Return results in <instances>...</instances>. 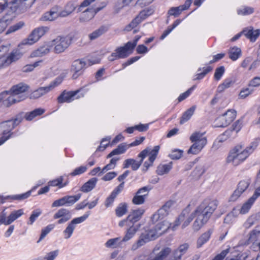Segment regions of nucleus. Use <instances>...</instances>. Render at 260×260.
Instances as JSON below:
<instances>
[{"mask_svg": "<svg viewBox=\"0 0 260 260\" xmlns=\"http://www.w3.org/2000/svg\"><path fill=\"white\" fill-rule=\"evenodd\" d=\"M172 168V162L167 164H160L156 169V173L159 175H163L168 173Z\"/></svg>", "mask_w": 260, "mask_h": 260, "instance_id": "obj_40", "label": "nucleus"}, {"mask_svg": "<svg viewBox=\"0 0 260 260\" xmlns=\"http://www.w3.org/2000/svg\"><path fill=\"white\" fill-rule=\"evenodd\" d=\"M128 149V146H127V144L124 143H121L108 154L107 156V158H110L114 155L123 154Z\"/></svg>", "mask_w": 260, "mask_h": 260, "instance_id": "obj_35", "label": "nucleus"}, {"mask_svg": "<svg viewBox=\"0 0 260 260\" xmlns=\"http://www.w3.org/2000/svg\"><path fill=\"white\" fill-rule=\"evenodd\" d=\"M190 140L193 144L188 149V154H197L207 144V139L204 137L203 134L199 132L193 133L190 137Z\"/></svg>", "mask_w": 260, "mask_h": 260, "instance_id": "obj_7", "label": "nucleus"}, {"mask_svg": "<svg viewBox=\"0 0 260 260\" xmlns=\"http://www.w3.org/2000/svg\"><path fill=\"white\" fill-rule=\"evenodd\" d=\"M224 72L225 69L223 66H220L216 68L214 75V79L217 81H219L224 74Z\"/></svg>", "mask_w": 260, "mask_h": 260, "instance_id": "obj_56", "label": "nucleus"}, {"mask_svg": "<svg viewBox=\"0 0 260 260\" xmlns=\"http://www.w3.org/2000/svg\"><path fill=\"white\" fill-rule=\"evenodd\" d=\"M259 141L257 139L252 142L245 149H243L241 145L236 146L230 152L227 157V161L237 166L244 161L257 147Z\"/></svg>", "mask_w": 260, "mask_h": 260, "instance_id": "obj_5", "label": "nucleus"}, {"mask_svg": "<svg viewBox=\"0 0 260 260\" xmlns=\"http://www.w3.org/2000/svg\"><path fill=\"white\" fill-rule=\"evenodd\" d=\"M49 30V28L46 26H41L34 29L29 34L27 38L23 40L22 44L23 45H32L37 42L41 37Z\"/></svg>", "mask_w": 260, "mask_h": 260, "instance_id": "obj_16", "label": "nucleus"}, {"mask_svg": "<svg viewBox=\"0 0 260 260\" xmlns=\"http://www.w3.org/2000/svg\"><path fill=\"white\" fill-rule=\"evenodd\" d=\"M260 86V77H255L250 80L248 84L249 87H257Z\"/></svg>", "mask_w": 260, "mask_h": 260, "instance_id": "obj_63", "label": "nucleus"}, {"mask_svg": "<svg viewBox=\"0 0 260 260\" xmlns=\"http://www.w3.org/2000/svg\"><path fill=\"white\" fill-rule=\"evenodd\" d=\"M81 194L79 193L75 196H64L66 204L67 206H71L77 202L81 198Z\"/></svg>", "mask_w": 260, "mask_h": 260, "instance_id": "obj_49", "label": "nucleus"}, {"mask_svg": "<svg viewBox=\"0 0 260 260\" xmlns=\"http://www.w3.org/2000/svg\"><path fill=\"white\" fill-rule=\"evenodd\" d=\"M140 36H136L132 41H128L123 46L117 47L109 56L108 59L113 61L120 58H125L132 53Z\"/></svg>", "mask_w": 260, "mask_h": 260, "instance_id": "obj_6", "label": "nucleus"}, {"mask_svg": "<svg viewBox=\"0 0 260 260\" xmlns=\"http://www.w3.org/2000/svg\"><path fill=\"white\" fill-rule=\"evenodd\" d=\"M230 247L223 250L221 252L217 254L212 260H223L228 254L230 252Z\"/></svg>", "mask_w": 260, "mask_h": 260, "instance_id": "obj_60", "label": "nucleus"}, {"mask_svg": "<svg viewBox=\"0 0 260 260\" xmlns=\"http://www.w3.org/2000/svg\"><path fill=\"white\" fill-rule=\"evenodd\" d=\"M181 21L182 20L179 19H177L173 22L172 25L169 26L160 37V40H164L176 26H177L181 23Z\"/></svg>", "mask_w": 260, "mask_h": 260, "instance_id": "obj_48", "label": "nucleus"}, {"mask_svg": "<svg viewBox=\"0 0 260 260\" xmlns=\"http://www.w3.org/2000/svg\"><path fill=\"white\" fill-rule=\"evenodd\" d=\"M72 217L71 212L67 209L60 208L53 215L54 219H58L57 223L60 224L69 221Z\"/></svg>", "mask_w": 260, "mask_h": 260, "instance_id": "obj_27", "label": "nucleus"}, {"mask_svg": "<svg viewBox=\"0 0 260 260\" xmlns=\"http://www.w3.org/2000/svg\"><path fill=\"white\" fill-rule=\"evenodd\" d=\"M120 237L109 239L105 243V246L107 248H115L120 246L122 244Z\"/></svg>", "mask_w": 260, "mask_h": 260, "instance_id": "obj_46", "label": "nucleus"}, {"mask_svg": "<svg viewBox=\"0 0 260 260\" xmlns=\"http://www.w3.org/2000/svg\"><path fill=\"white\" fill-rule=\"evenodd\" d=\"M14 125H10L8 120L0 123V146L4 144L13 135Z\"/></svg>", "mask_w": 260, "mask_h": 260, "instance_id": "obj_19", "label": "nucleus"}, {"mask_svg": "<svg viewBox=\"0 0 260 260\" xmlns=\"http://www.w3.org/2000/svg\"><path fill=\"white\" fill-rule=\"evenodd\" d=\"M29 89V86L21 82L12 86L9 90L2 92L4 99L9 95L4 101V105L7 107L25 100L27 96L26 92Z\"/></svg>", "mask_w": 260, "mask_h": 260, "instance_id": "obj_3", "label": "nucleus"}, {"mask_svg": "<svg viewBox=\"0 0 260 260\" xmlns=\"http://www.w3.org/2000/svg\"><path fill=\"white\" fill-rule=\"evenodd\" d=\"M24 25V22L23 21H19L17 23L10 26L6 32V34H9L10 33L15 32L20 29H21Z\"/></svg>", "mask_w": 260, "mask_h": 260, "instance_id": "obj_54", "label": "nucleus"}, {"mask_svg": "<svg viewBox=\"0 0 260 260\" xmlns=\"http://www.w3.org/2000/svg\"><path fill=\"white\" fill-rule=\"evenodd\" d=\"M20 46V45H19L17 48L13 49L7 57H0V69L9 66L22 58L23 52Z\"/></svg>", "mask_w": 260, "mask_h": 260, "instance_id": "obj_9", "label": "nucleus"}, {"mask_svg": "<svg viewBox=\"0 0 260 260\" xmlns=\"http://www.w3.org/2000/svg\"><path fill=\"white\" fill-rule=\"evenodd\" d=\"M36 0H13L9 3L13 12L24 13L29 9Z\"/></svg>", "mask_w": 260, "mask_h": 260, "instance_id": "obj_13", "label": "nucleus"}, {"mask_svg": "<svg viewBox=\"0 0 260 260\" xmlns=\"http://www.w3.org/2000/svg\"><path fill=\"white\" fill-rule=\"evenodd\" d=\"M196 86L194 85L189 88L185 92L180 94L177 98L178 103H180L188 98L192 93L193 90L196 88Z\"/></svg>", "mask_w": 260, "mask_h": 260, "instance_id": "obj_53", "label": "nucleus"}, {"mask_svg": "<svg viewBox=\"0 0 260 260\" xmlns=\"http://www.w3.org/2000/svg\"><path fill=\"white\" fill-rule=\"evenodd\" d=\"M153 13L154 10L152 8H147L143 10L128 25L125 26L124 30L127 31H131L133 29L136 28L143 21L152 15Z\"/></svg>", "mask_w": 260, "mask_h": 260, "instance_id": "obj_12", "label": "nucleus"}, {"mask_svg": "<svg viewBox=\"0 0 260 260\" xmlns=\"http://www.w3.org/2000/svg\"><path fill=\"white\" fill-rule=\"evenodd\" d=\"M127 211L128 205L125 202L119 204L115 210L116 216L118 217H121L126 214Z\"/></svg>", "mask_w": 260, "mask_h": 260, "instance_id": "obj_39", "label": "nucleus"}, {"mask_svg": "<svg viewBox=\"0 0 260 260\" xmlns=\"http://www.w3.org/2000/svg\"><path fill=\"white\" fill-rule=\"evenodd\" d=\"M72 41L73 38L70 36H57L51 41L54 52L56 54L63 52L71 45Z\"/></svg>", "mask_w": 260, "mask_h": 260, "instance_id": "obj_8", "label": "nucleus"}, {"mask_svg": "<svg viewBox=\"0 0 260 260\" xmlns=\"http://www.w3.org/2000/svg\"><path fill=\"white\" fill-rule=\"evenodd\" d=\"M188 248L189 245L187 243L180 245L177 249L173 251L172 255L169 260L180 259L182 256L186 252Z\"/></svg>", "mask_w": 260, "mask_h": 260, "instance_id": "obj_31", "label": "nucleus"}, {"mask_svg": "<svg viewBox=\"0 0 260 260\" xmlns=\"http://www.w3.org/2000/svg\"><path fill=\"white\" fill-rule=\"evenodd\" d=\"M129 228L127 230L125 235L121 240V242H126L132 239L138 230V227L133 225H129Z\"/></svg>", "mask_w": 260, "mask_h": 260, "instance_id": "obj_41", "label": "nucleus"}, {"mask_svg": "<svg viewBox=\"0 0 260 260\" xmlns=\"http://www.w3.org/2000/svg\"><path fill=\"white\" fill-rule=\"evenodd\" d=\"M213 231V229H209L200 235L197 240V247L198 248L202 247L203 245L209 241Z\"/></svg>", "mask_w": 260, "mask_h": 260, "instance_id": "obj_32", "label": "nucleus"}, {"mask_svg": "<svg viewBox=\"0 0 260 260\" xmlns=\"http://www.w3.org/2000/svg\"><path fill=\"white\" fill-rule=\"evenodd\" d=\"M174 204L173 201H168L161 208L157 210V212L152 215L151 220L153 222L156 223L155 226L151 229L146 230L145 232L141 234L139 239L132 245L133 250H136L147 242L155 239L168 229H172L174 230L179 225H175L178 217L174 222L172 223L164 219L169 214L170 208Z\"/></svg>", "mask_w": 260, "mask_h": 260, "instance_id": "obj_1", "label": "nucleus"}, {"mask_svg": "<svg viewBox=\"0 0 260 260\" xmlns=\"http://www.w3.org/2000/svg\"><path fill=\"white\" fill-rule=\"evenodd\" d=\"M62 78L59 77H57L48 86L39 87L32 91L29 94V98L31 99H37L42 96L60 85L62 82Z\"/></svg>", "mask_w": 260, "mask_h": 260, "instance_id": "obj_11", "label": "nucleus"}, {"mask_svg": "<svg viewBox=\"0 0 260 260\" xmlns=\"http://www.w3.org/2000/svg\"><path fill=\"white\" fill-rule=\"evenodd\" d=\"M144 212V210L142 209L133 210L126 218L119 222V226L123 227L125 225H134L135 223L141 219Z\"/></svg>", "mask_w": 260, "mask_h": 260, "instance_id": "obj_17", "label": "nucleus"}, {"mask_svg": "<svg viewBox=\"0 0 260 260\" xmlns=\"http://www.w3.org/2000/svg\"><path fill=\"white\" fill-rule=\"evenodd\" d=\"M242 123L240 120L236 121L233 125V128L232 129H227L222 134V136H226L229 137L233 131H235L236 133L239 132L241 129Z\"/></svg>", "mask_w": 260, "mask_h": 260, "instance_id": "obj_44", "label": "nucleus"}, {"mask_svg": "<svg viewBox=\"0 0 260 260\" xmlns=\"http://www.w3.org/2000/svg\"><path fill=\"white\" fill-rule=\"evenodd\" d=\"M124 187V182H121L114 190L110 194L106 199L104 205L106 208L111 207L113 206L115 199L123 189Z\"/></svg>", "mask_w": 260, "mask_h": 260, "instance_id": "obj_25", "label": "nucleus"}, {"mask_svg": "<svg viewBox=\"0 0 260 260\" xmlns=\"http://www.w3.org/2000/svg\"><path fill=\"white\" fill-rule=\"evenodd\" d=\"M82 88L74 90L67 91L64 90L57 98V102L58 104L64 103H71L75 100L83 98L85 92H82Z\"/></svg>", "mask_w": 260, "mask_h": 260, "instance_id": "obj_10", "label": "nucleus"}, {"mask_svg": "<svg viewBox=\"0 0 260 260\" xmlns=\"http://www.w3.org/2000/svg\"><path fill=\"white\" fill-rule=\"evenodd\" d=\"M250 184V180L248 179L240 181L238 184L237 189L231 197V200L235 201L237 200L247 189Z\"/></svg>", "mask_w": 260, "mask_h": 260, "instance_id": "obj_28", "label": "nucleus"}, {"mask_svg": "<svg viewBox=\"0 0 260 260\" xmlns=\"http://www.w3.org/2000/svg\"><path fill=\"white\" fill-rule=\"evenodd\" d=\"M31 192V190H29L22 194L13 196H7L6 197L0 195L1 202V203L3 204L6 202V200H10V201L14 200H23L28 198L30 196Z\"/></svg>", "mask_w": 260, "mask_h": 260, "instance_id": "obj_30", "label": "nucleus"}, {"mask_svg": "<svg viewBox=\"0 0 260 260\" xmlns=\"http://www.w3.org/2000/svg\"><path fill=\"white\" fill-rule=\"evenodd\" d=\"M229 58L235 61L241 56V50L237 47H231L229 51Z\"/></svg>", "mask_w": 260, "mask_h": 260, "instance_id": "obj_43", "label": "nucleus"}, {"mask_svg": "<svg viewBox=\"0 0 260 260\" xmlns=\"http://www.w3.org/2000/svg\"><path fill=\"white\" fill-rule=\"evenodd\" d=\"M259 197H260V186L255 189L253 195L243 204L240 210V213L245 214L248 213Z\"/></svg>", "mask_w": 260, "mask_h": 260, "instance_id": "obj_24", "label": "nucleus"}, {"mask_svg": "<svg viewBox=\"0 0 260 260\" xmlns=\"http://www.w3.org/2000/svg\"><path fill=\"white\" fill-rule=\"evenodd\" d=\"M183 151L179 149L173 150L170 154V157L173 159H179L183 155Z\"/></svg>", "mask_w": 260, "mask_h": 260, "instance_id": "obj_62", "label": "nucleus"}, {"mask_svg": "<svg viewBox=\"0 0 260 260\" xmlns=\"http://www.w3.org/2000/svg\"><path fill=\"white\" fill-rule=\"evenodd\" d=\"M42 61V60L36 61L33 64H26L23 68V71L25 72H31L34 70V69L39 65V63Z\"/></svg>", "mask_w": 260, "mask_h": 260, "instance_id": "obj_61", "label": "nucleus"}, {"mask_svg": "<svg viewBox=\"0 0 260 260\" xmlns=\"http://www.w3.org/2000/svg\"><path fill=\"white\" fill-rule=\"evenodd\" d=\"M95 0H84L80 5L77 6L73 2H69L67 4L64 9L60 12V15L66 17L71 14L75 9H77V12H82L84 8L87 7L94 2Z\"/></svg>", "mask_w": 260, "mask_h": 260, "instance_id": "obj_14", "label": "nucleus"}, {"mask_svg": "<svg viewBox=\"0 0 260 260\" xmlns=\"http://www.w3.org/2000/svg\"><path fill=\"white\" fill-rule=\"evenodd\" d=\"M236 117V111L229 109L226 112L218 116L216 119V127H226L230 124Z\"/></svg>", "mask_w": 260, "mask_h": 260, "instance_id": "obj_15", "label": "nucleus"}, {"mask_svg": "<svg viewBox=\"0 0 260 260\" xmlns=\"http://www.w3.org/2000/svg\"><path fill=\"white\" fill-rule=\"evenodd\" d=\"M59 16H61L60 12L57 6H55L46 13L42 17L41 19L44 21H53Z\"/></svg>", "mask_w": 260, "mask_h": 260, "instance_id": "obj_33", "label": "nucleus"}, {"mask_svg": "<svg viewBox=\"0 0 260 260\" xmlns=\"http://www.w3.org/2000/svg\"><path fill=\"white\" fill-rule=\"evenodd\" d=\"M260 241V225H258L255 227L248 234L247 239L248 243H256Z\"/></svg>", "mask_w": 260, "mask_h": 260, "instance_id": "obj_34", "label": "nucleus"}, {"mask_svg": "<svg viewBox=\"0 0 260 260\" xmlns=\"http://www.w3.org/2000/svg\"><path fill=\"white\" fill-rule=\"evenodd\" d=\"M23 213V209H19L12 212L8 217H6V213L4 211L2 212L0 214V225L3 224L5 225L11 224Z\"/></svg>", "mask_w": 260, "mask_h": 260, "instance_id": "obj_20", "label": "nucleus"}, {"mask_svg": "<svg viewBox=\"0 0 260 260\" xmlns=\"http://www.w3.org/2000/svg\"><path fill=\"white\" fill-rule=\"evenodd\" d=\"M87 170V167L86 166H80L79 167L76 168L74 171L71 172L69 175L72 176H75L77 175H81L84 172H85Z\"/></svg>", "mask_w": 260, "mask_h": 260, "instance_id": "obj_57", "label": "nucleus"}, {"mask_svg": "<svg viewBox=\"0 0 260 260\" xmlns=\"http://www.w3.org/2000/svg\"><path fill=\"white\" fill-rule=\"evenodd\" d=\"M213 70V68L211 66H208L207 67H203L202 68V72L199 73L196 75V80H201L204 78V77L210 72Z\"/></svg>", "mask_w": 260, "mask_h": 260, "instance_id": "obj_52", "label": "nucleus"}, {"mask_svg": "<svg viewBox=\"0 0 260 260\" xmlns=\"http://www.w3.org/2000/svg\"><path fill=\"white\" fill-rule=\"evenodd\" d=\"M254 9L253 7L243 6L237 10L238 15L241 16H246L253 13Z\"/></svg>", "mask_w": 260, "mask_h": 260, "instance_id": "obj_47", "label": "nucleus"}, {"mask_svg": "<svg viewBox=\"0 0 260 260\" xmlns=\"http://www.w3.org/2000/svg\"><path fill=\"white\" fill-rule=\"evenodd\" d=\"M218 205L216 200L205 199L190 215H189L186 211H183L178 216L175 225H180L182 223V227L184 228L196 217L192 224V229L194 231H198L208 222L216 210Z\"/></svg>", "mask_w": 260, "mask_h": 260, "instance_id": "obj_2", "label": "nucleus"}, {"mask_svg": "<svg viewBox=\"0 0 260 260\" xmlns=\"http://www.w3.org/2000/svg\"><path fill=\"white\" fill-rule=\"evenodd\" d=\"M247 256L246 253H239L233 257H226L225 260H245Z\"/></svg>", "mask_w": 260, "mask_h": 260, "instance_id": "obj_64", "label": "nucleus"}, {"mask_svg": "<svg viewBox=\"0 0 260 260\" xmlns=\"http://www.w3.org/2000/svg\"><path fill=\"white\" fill-rule=\"evenodd\" d=\"M192 3V0H186L184 4L178 7H171L168 12V16L178 17L183 11L188 10Z\"/></svg>", "mask_w": 260, "mask_h": 260, "instance_id": "obj_26", "label": "nucleus"}, {"mask_svg": "<svg viewBox=\"0 0 260 260\" xmlns=\"http://www.w3.org/2000/svg\"><path fill=\"white\" fill-rule=\"evenodd\" d=\"M23 120L22 114L20 113L16 116V117L13 119L9 120L10 125H14V129Z\"/></svg>", "mask_w": 260, "mask_h": 260, "instance_id": "obj_58", "label": "nucleus"}, {"mask_svg": "<svg viewBox=\"0 0 260 260\" xmlns=\"http://www.w3.org/2000/svg\"><path fill=\"white\" fill-rule=\"evenodd\" d=\"M159 149L160 146L159 145L155 146L152 149L147 148L142 151L138 155V157L141 158L140 161H136L133 158L127 159L125 160L123 162V168H127L129 166H131L132 169L133 170L136 171L140 167L143 160L147 156H149L148 160L146 161L144 163V167L146 168V170H147L150 166H152L158 154Z\"/></svg>", "mask_w": 260, "mask_h": 260, "instance_id": "obj_4", "label": "nucleus"}, {"mask_svg": "<svg viewBox=\"0 0 260 260\" xmlns=\"http://www.w3.org/2000/svg\"><path fill=\"white\" fill-rule=\"evenodd\" d=\"M107 31V28L105 26H102L95 30L88 35L90 40L92 41L98 38Z\"/></svg>", "mask_w": 260, "mask_h": 260, "instance_id": "obj_45", "label": "nucleus"}, {"mask_svg": "<svg viewBox=\"0 0 260 260\" xmlns=\"http://www.w3.org/2000/svg\"><path fill=\"white\" fill-rule=\"evenodd\" d=\"M103 7H89L83 11L80 14L79 20L81 22H88L93 19L96 14Z\"/></svg>", "mask_w": 260, "mask_h": 260, "instance_id": "obj_23", "label": "nucleus"}, {"mask_svg": "<svg viewBox=\"0 0 260 260\" xmlns=\"http://www.w3.org/2000/svg\"><path fill=\"white\" fill-rule=\"evenodd\" d=\"M43 108H37L29 112L25 113L24 118L27 121H31L35 118L42 115L45 112Z\"/></svg>", "mask_w": 260, "mask_h": 260, "instance_id": "obj_36", "label": "nucleus"}, {"mask_svg": "<svg viewBox=\"0 0 260 260\" xmlns=\"http://www.w3.org/2000/svg\"><path fill=\"white\" fill-rule=\"evenodd\" d=\"M253 91V90L251 89L249 87L243 88L239 94V96L242 99H245L248 96L251 94Z\"/></svg>", "mask_w": 260, "mask_h": 260, "instance_id": "obj_55", "label": "nucleus"}, {"mask_svg": "<svg viewBox=\"0 0 260 260\" xmlns=\"http://www.w3.org/2000/svg\"><path fill=\"white\" fill-rule=\"evenodd\" d=\"M41 214V211L39 209L33 211L29 218V221H28L27 224L30 225L32 224Z\"/></svg>", "mask_w": 260, "mask_h": 260, "instance_id": "obj_59", "label": "nucleus"}, {"mask_svg": "<svg viewBox=\"0 0 260 260\" xmlns=\"http://www.w3.org/2000/svg\"><path fill=\"white\" fill-rule=\"evenodd\" d=\"M55 227V225L53 224H48L47 226L42 229L41 230V233L38 240L37 243L41 242L46 236L49 234Z\"/></svg>", "mask_w": 260, "mask_h": 260, "instance_id": "obj_50", "label": "nucleus"}, {"mask_svg": "<svg viewBox=\"0 0 260 260\" xmlns=\"http://www.w3.org/2000/svg\"><path fill=\"white\" fill-rule=\"evenodd\" d=\"M97 181L98 179L96 178H91L82 186L80 190L83 192H87L91 191L95 186Z\"/></svg>", "mask_w": 260, "mask_h": 260, "instance_id": "obj_38", "label": "nucleus"}, {"mask_svg": "<svg viewBox=\"0 0 260 260\" xmlns=\"http://www.w3.org/2000/svg\"><path fill=\"white\" fill-rule=\"evenodd\" d=\"M150 189V188L148 186H144L139 188L132 199V203L136 205L143 204L148 196Z\"/></svg>", "mask_w": 260, "mask_h": 260, "instance_id": "obj_21", "label": "nucleus"}, {"mask_svg": "<svg viewBox=\"0 0 260 260\" xmlns=\"http://www.w3.org/2000/svg\"><path fill=\"white\" fill-rule=\"evenodd\" d=\"M234 82L231 79H225L222 83L220 84L217 88V91L218 92H221L226 89L230 87L233 84Z\"/></svg>", "mask_w": 260, "mask_h": 260, "instance_id": "obj_51", "label": "nucleus"}, {"mask_svg": "<svg viewBox=\"0 0 260 260\" xmlns=\"http://www.w3.org/2000/svg\"><path fill=\"white\" fill-rule=\"evenodd\" d=\"M243 35L251 42H254L260 36V29H254L252 26L245 27L243 30Z\"/></svg>", "mask_w": 260, "mask_h": 260, "instance_id": "obj_29", "label": "nucleus"}, {"mask_svg": "<svg viewBox=\"0 0 260 260\" xmlns=\"http://www.w3.org/2000/svg\"><path fill=\"white\" fill-rule=\"evenodd\" d=\"M196 108V106H192L183 113L180 120L181 124L185 123L190 118L194 112Z\"/></svg>", "mask_w": 260, "mask_h": 260, "instance_id": "obj_42", "label": "nucleus"}, {"mask_svg": "<svg viewBox=\"0 0 260 260\" xmlns=\"http://www.w3.org/2000/svg\"><path fill=\"white\" fill-rule=\"evenodd\" d=\"M89 215L90 212H88L83 216L75 218L72 220L71 221L68 223L67 228L63 232L64 238L67 239L70 238L76 228V224L81 223L84 221L88 217Z\"/></svg>", "mask_w": 260, "mask_h": 260, "instance_id": "obj_18", "label": "nucleus"}, {"mask_svg": "<svg viewBox=\"0 0 260 260\" xmlns=\"http://www.w3.org/2000/svg\"><path fill=\"white\" fill-rule=\"evenodd\" d=\"M63 176H61L59 177L49 181L48 185L50 186H57L58 188H61L67 186L69 183V181L67 180L63 182Z\"/></svg>", "mask_w": 260, "mask_h": 260, "instance_id": "obj_37", "label": "nucleus"}, {"mask_svg": "<svg viewBox=\"0 0 260 260\" xmlns=\"http://www.w3.org/2000/svg\"><path fill=\"white\" fill-rule=\"evenodd\" d=\"M86 62L82 59H76L74 60L71 66V71L73 72L72 78L77 79L79 76L83 74Z\"/></svg>", "mask_w": 260, "mask_h": 260, "instance_id": "obj_22", "label": "nucleus"}]
</instances>
